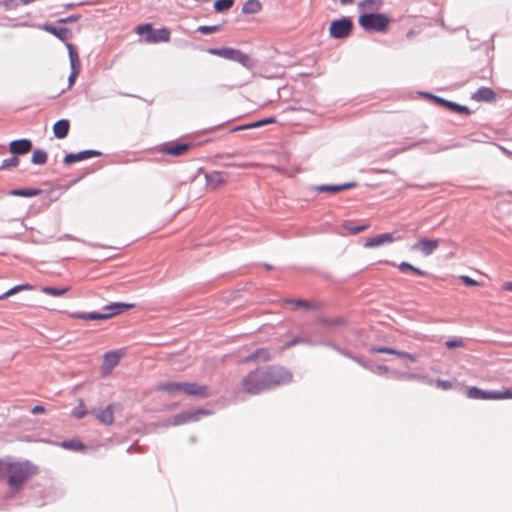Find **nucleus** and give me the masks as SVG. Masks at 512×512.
Listing matches in <instances>:
<instances>
[{"label": "nucleus", "mask_w": 512, "mask_h": 512, "mask_svg": "<svg viewBox=\"0 0 512 512\" xmlns=\"http://www.w3.org/2000/svg\"><path fill=\"white\" fill-rule=\"evenodd\" d=\"M387 370H388L387 367L382 368V371H387Z\"/></svg>", "instance_id": "obj_59"}, {"label": "nucleus", "mask_w": 512, "mask_h": 512, "mask_svg": "<svg viewBox=\"0 0 512 512\" xmlns=\"http://www.w3.org/2000/svg\"><path fill=\"white\" fill-rule=\"evenodd\" d=\"M190 149V145L187 143L167 142L159 146L158 150L160 153L178 157L186 154Z\"/></svg>", "instance_id": "obj_10"}, {"label": "nucleus", "mask_w": 512, "mask_h": 512, "mask_svg": "<svg viewBox=\"0 0 512 512\" xmlns=\"http://www.w3.org/2000/svg\"><path fill=\"white\" fill-rule=\"evenodd\" d=\"M373 351L377 353H386V354H392L394 353V349L387 348V347H379V348H373Z\"/></svg>", "instance_id": "obj_46"}, {"label": "nucleus", "mask_w": 512, "mask_h": 512, "mask_svg": "<svg viewBox=\"0 0 512 512\" xmlns=\"http://www.w3.org/2000/svg\"><path fill=\"white\" fill-rule=\"evenodd\" d=\"M87 414L83 400H80L78 408H76L72 415L77 419L83 418Z\"/></svg>", "instance_id": "obj_41"}, {"label": "nucleus", "mask_w": 512, "mask_h": 512, "mask_svg": "<svg viewBox=\"0 0 512 512\" xmlns=\"http://www.w3.org/2000/svg\"><path fill=\"white\" fill-rule=\"evenodd\" d=\"M325 324L327 325H342L344 324V320L343 319H332V320H328V321H325Z\"/></svg>", "instance_id": "obj_48"}, {"label": "nucleus", "mask_w": 512, "mask_h": 512, "mask_svg": "<svg viewBox=\"0 0 512 512\" xmlns=\"http://www.w3.org/2000/svg\"><path fill=\"white\" fill-rule=\"evenodd\" d=\"M466 395L468 398L476 400L512 399V389L507 388L503 391H485L473 386L467 389Z\"/></svg>", "instance_id": "obj_7"}, {"label": "nucleus", "mask_w": 512, "mask_h": 512, "mask_svg": "<svg viewBox=\"0 0 512 512\" xmlns=\"http://www.w3.org/2000/svg\"><path fill=\"white\" fill-rule=\"evenodd\" d=\"M307 343V340L303 337H295L290 341L285 342L280 348L279 352H283L287 349H290L291 347L298 345V344H305Z\"/></svg>", "instance_id": "obj_36"}, {"label": "nucleus", "mask_w": 512, "mask_h": 512, "mask_svg": "<svg viewBox=\"0 0 512 512\" xmlns=\"http://www.w3.org/2000/svg\"><path fill=\"white\" fill-rule=\"evenodd\" d=\"M32 149V142L29 139L14 140L9 144V151L13 155H24Z\"/></svg>", "instance_id": "obj_15"}, {"label": "nucleus", "mask_w": 512, "mask_h": 512, "mask_svg": "<svg viewBox=\"0 0 512 512\" xmlns=\"http://www.w3.org/2000/svg\"><path fill=\"white\" fill-rule=\"evenodd\" d=\"M204 414V411H194L193 417L194 420L198 418L199 415Z\"/></svg>", "instance_id": "obj_51"}, {"label": "nucleus", "mask_w": 512, "mask_h": 512, "mask_svg": "<svg viewBox=\"0 0 512 512\" xmlns=\"http://www.w3.org/2000/svg\"><path fill=\"white\" fill-rule=\"evenodd\" d=\"M133 307L134 304L114 303L106 307L109 310L107 313H74L72 317L82 320H106Z\"/></svg>", "instance_id": "obj_5"}, {"label": "nucleus", "mask_w": 512, "mask_h": 512, "mask_svg": "<svg viewBox=\"0 0 512 512\" xmlns=\"http://www.w3.org/2000/svg\"><path fill=\"white\" fill-rule=\"evenodd\" d=\"M408 378H409V379H414V378H417V376H416V375H409V377H408Z\"/></svg>", "instance_id": "obj_57"}, {"label": "nucleus", "mask_w": 512, "mask_h": 512, "mask_svg": "<svg viewBox=\"0 0 512 512\" xmlns=\"http://www.w3.org/2000/svg\"><path fill=\"white\" fill-rule=\"evenodd\" d=\"M234 4V0H216L214 2V9L216 12L228 11Z\"/></svg>", "instance_id": "obj_34"}, {"label": "nucleus", "mask_w": 512, "mask_h": 512, "mask_svg": "<svg viewBox=\"0 0 512 512\" xmlns=\"http://www.w3.org/2000/svg\"><path fill=\"white\" fill-rule=\"evenodd\" d=\"M292 374L283 366L256 368L241 380L240 387L244 393L256 395L275 386L289 383Z\"/></svg>", "instance_id": "obj_1"}, {"label": "nucleus", "mask_w": 512, "mask_h": 512, "mask_svg": "<svg viewBox=\"0 0 512 512\" xmlns=\"http://www.w3.org/2000/svg\"><path fill=\"white\" fill-rule=\"evenodd\" d=\"M41 290L43 293H45L47 295L59 297V296H63L64 294H66L70 290V287H64V288L43 287Z\"/></svg>", "instance_id": "obj_32"}, {"label": "nucleus", "mask_w": 512, "mask_h": 512, "mask_svg": "<svg viewBox=\"0 0 512 512\" xmlns=\"http://www.w3.org/2000/svg\"><path fill=\"white\" fill-rule=\"evenodd\" d=\"M358 23L366 31L385 32L389 27L390 19L384 14L363 13Z\"/></svg>", "instance_id": "obj_4"}, {"label": "nucleus", "mask_w": 512, "mask_h": 512, "mask_svg": "<svg viewBox=\"0 0 512 512\" xmlns=\"http://www.w3.org/2000/svg\"><path fill=\"white\" fill-rule=\"evenodd\" d=\"M382 6V0H364L359 3L360 9L363 13H373V11H377Z\"/></svg>", "instance_id": "obj_26"}, {"label": "nucleus", "mask_w": 512, "mask_h": 512, "mask_svg": "<svg viewBox=\"0 0 512 512\" xmlns=\"http://www.w3.org/2000/svg\"><path fill=\"white\" fill-rule=\"evenodd\" d=\"M496 94L495 92L488 87H481L476 92L472 94V99L478 102H491L495 100Z\"/></svg>", "instance_id": "obj_18"}, {"label": "nucleus", "mask_w": 512, "mask_h": 512, "mask_svg": "<svg viewBox=\"0 0 512 512\" xmlns=\"http://www.w3.org/2000/svg\"><path fill=\"white\" fill-rule=\"evenodd\" d=\"M45 30L63 41L68 40L72 35L71 31L66 27L46 26Z\"/></svg>", "instance_id": "obj_25"}, {"label": "nucleus", "mask_w": 512, "mask_h": 512, "mask_svg": "<svg viewBox=\"0 0 512 512\" xmlns=\"http://www.w3.org/2000/svg\"><path fill=\"white\" fill-rule=\"evenodd\" d=\"M67 48H68V53H69V59H70V65H71V69L73 70V74L74 75H78L79 72H80V60H79V55L78 53L75 51L74 47L72 44L68 43L67 44Z\"/></svg>", "instance_id": "obj_23"}, {"label": "nucleus", "mask_w": 512, "mask_h": 512, "mask_svg": "<svg viewBox=\"0 0 512 512\" xmlns=\"http://www.w3.org/2000/svg\"><path fill=\"white\" fill-rule=\"evenodd\" d=\"M70 123L66 119H61L53 125V133L56 138L63 139L68 135Z\"/></svg>", "instance_id": "obj_22"}, {"label": "nucleus", "mask_w": 512, "mask_h": 512, "mask_svg": "<svg viewBox=\"0 0 512 512\" xmlns=\"http://www.w3.org/2000/svg\"><path fill=\"white\" fill-rule=\"evenodd\" d=\"M502 289L505 290V291H510L512 292V282H505L503 285H502Z\"/></svg>", "instance_id": "obj_49"}, {"label": "nucleus", "mask_w": 512, "mask_h": 512, "mask_svg": "<svg viewBox=\"0 0 512 512\" xmlns=\"http://www.w3.org/2000/svg\"><path fill=\"white\" fill-rule=\"evenodd\" d=\"M40 193V190L35 189H15L10 192L11 195L14 196H22V197H33Z\"/></svg>", "instance_id": "obj_35"}, {"label": "nucleus", "mask_w": 512, "mask_h": 512, "mask_svg": "<svg viewBox=\"0 0 512 512\" xmlns=\"http://www.w3.org/2000/svg\"><path fill=\"white\" fill-rule=\"evenodd\" d=\"M445 345L449 349H457L465 347V342L460 338L450 339L445 342Z\"/></svg>", "instance_id": "obj_39"}, {"label": "nucleus", "mask_w": 512, "mask_h": 512, "mask_svg": "<svg viewBox=\"0 0 512 512\" xmlns=\"http://www.w3.org/2000/svg\"><path fill=\"white\" fill-rule=\"evenodd\" d=\"M341 226L346 232L355 235L367 230L370 224L366 222L362 225H356L353 221L348 220L343 222Z\"/></svg>", "instance_id": "obj_24"}, {"label": "nucleus", "mask_w": 512, "mask_h": 512, "mask_svg": "<svg viewBox=\"0 0 512 512\" xmlns=\"http://www.w3.org/2000/svg\"><path fill=\"white\" fill-rule=\"evenodd\" d=\"M356 186V183H345L341 185H319L315 187V190L318 192H328V193H338L340 191L354 188Z\"/></svg>", "instance_id": "obj_21"}, {"label": "nucleus", "mask_w": 512, "mask_h": 512, "mask_svg": "<svg viewBox=\"0 0 512 512\" xmlns=\"http://www.w3.org/2000/svg\"><path fill=\"white\" fill-rule=\"evenodd\" d=\"M399 357H401V358H405V359H407V360H409V361H411V362H416V361H417L416 356H414L413 354H410V353L404 352V351H402V352H401V354H400V356H399Z\"/></svg>", "instance_id": "obj_47"}, {"label": "nucleus", "mask_w": 512, "mask_h": 512, "mask_svg": "<svg viewBox=\"0 0 512 512\" xmlns=\"http://www.w3.org/2000/svg\"><path fill=\"white\" fill-rule=\"evenodd\" d=\"M435 384L438 388L443 389V390H449L453 386L450 381L441 380V379L436 380Z\"/></svg>", "instance_id": "obj_43"}, {"label": "nucleus", "mask_w": 512, "mask_h": 512, "mask_svg": "<svg viewBox=\"0 0 512 512\" xmlns=\"http://www.w3.org/2000/svg\"><path fill=\"white\" fill-rule=\"evenodd\" d=\"M90 413L102 424L111 425L114 422V411L112 405H108L104 409H94Z\"/></svg>", "instance_id": "obj_16"}, {"label": "nucleus", "mask_w": 512, "mask_h": 512, "mask_svg": "<svg viewBox=\"0 0 512 512\" xmlns=\"http://www.w3.org/2000/svg\"><path fill=\"white\" fill-rule=\"evenodd\" d=\"M439 244L440 241L438 239H420L412 246V249L428 256L439 247Z\"/></svg>", "instance_id": "obj_12"}, {"label": "nucleus", "mask_w": 512, "mask_h": 512, "mask_svg": "<svg viewBox=\"0 0 512 512\" xmlns=\"http://www.w3.org/2000/svg\"><path fill=\"white\" fill-rule=\"evenodd\" d=\"M351 1H352V0H341V3H342V4H347V3L351 2Z\"/></svg>", "instance_id": "obj_56"}, {"label": "nucleus", "mask_w": 512, "mask_h": 512, "mask_svg": "<svg viewBox=\"0 0 512 512\" xmlns=\"http://www.w3.org/2000/svg\"><path fill=\"white\" fill-rule=\"evenodd\" d=\"M101 153L97 150H85L79 153H70L64 157L65 164H72L74 162L83 161L89 158L99 157Z\"/></svg>", "instance_id": "obj_14"}, {"label": "nucleus", "mask_w": 512, "mask_h": 512, "mask_svg": "<svg viewBox=\"0 0 512 512\" xmlns=\"http://www.w3.org/2000/svg\"><path fill=\"white\" fill-rule=\"evenodd\" d=\"M208 184L213 188H217L218 186H221L224 184V178L221 173L214 172L207 176Z\"/></svg>", "instance_id": "obj_30"}, {"label": "nucleus", "mask_w": 512, "mask_h": 512, "mask_svg": "<svg viewBox=\"0 0 512 512\" xmlns=\"http://www.w3.org/2000/svg\"><path fill=\"white\" fill-rule=\"evenodd\" d=\"M158 389L161 390V391L168 392V393L183 392L186 395H191L192 394V385L189 384V383H184V384H181V383H167V384L160 385L158 387Z\"/></svg>", "instance_id": "obj_17"}, {"label": "nucleus", "mask_w": 512, "mask_h": 512, "mask_svg": "<svg viewBox=\"0 0 512 512\" xmlns=\"http://www.w3.org/2000/svg\"><path fill=\"white\" fill-rule=\"evenodd\" d=\"M18 165H19V159L15 155L14 157H11L9 159H4L2 161L0 169L13 168V167H17Z\"/></svg>", "instance_id": "obj_40"}, {"label": "nucleus", "mask_w": 512, "mask_h": 512, "mask_svg": "<svg viewBox=\"0 0 512 512\" xmlns=\"http://www.w3.org/2000/svg\"><path fill=\"white\" fill-rule=\"evenodd\" d=\"M387 370H388L387 367L382 368V371H387Z\"/></svg>", "instance_id": "obj_60"}, {"label": "nucleus", "mask_w": 512, "mask_h": 512, "mask_svg": "<svg viewBox=\"0 0 512 512\" xmlns=\"http://www.w3.org/2000/svg\"><path fill=\"white\" fill-rule=\"evenodd\" d=\"M193 393H194V395H198V394H199V395H204V393H203V390H202V389H200V388H199V389H196L195 387H194Z\"/></svg>", "instance_id": "obj_50"}, {"label": "nucleus", "mask_w": 512, "mask_h": 512, "mask_svg": "<svg viewBox=\"0 0 512 512\" xmlns=\"http://www.w3.org/2000/svg\"><path fill=\"white\" fill-rule=\"evenodd\" d=\"M398 269L401 271V272H406V271H411L413 272L414 274L416 275H419V276H426L427 275V272L417 268V267H414L413 265H411L410 263L408 262H401L399 265H398Z\"/></svg>", "instance_id": "obj_31"}, {"label": "nucleus", "mask_w": 512, "mask_h": 512, "mask_svg": "<svg viewBox=\"0 0 512 512\" xmlns=\"http://www.w3.org/2000/svg\"><path fill=\"white\" fill-rule=\"evenodd\" d=\"M285 302L290 304L293 307V309L316 310L321 307V304L318 302H310L301 299H287Z\"/></svg>", "instance_id": "obj_19"}, {"label": "nucleus", "mask_w": 512, "mask_h": 512, "mask_svg": "<svg viewBox=\"0 0 512 512\" xmlns=\"http://www.w3.org/2000/svg\"><path fill=\"white\" fill-rule=\"evenodd\" d=\"M135 32L140 36L145 35V41L149 44L168 42L171 35L168 28L154 30L149 23L138 25L135 28Z\"/></svg>", "instance_id": "obj_6"}, {"label": "nucleus", "mask_w": 512, "mask_h": 512, "mask_svg": "<svg viewBox=\"0 0 512 512\" xmlns=\"http://www.w3.org/2000/svg\"><path fill=\"white\" fill-rule=\"evenodd\" d=\"M33 289V286L31 284H20V285H16L14 287H12L11 289H9L8 291H6L5 293L1 294L0 295V300H3V299H6L18 292H21V291H29V290H32Z\"/></svg>", "instance_id": "obj_28"}, {"label": "nucleus", "mask_w": 512, "mask_h": 512, "mask_svg": "<svg viewBox=\"0 0 512 512\" xmlns=\"http://www.w3.org/2000/svg\"><path fill=\"white\" fill-rule=\"evenodd\" d=\"M196 138H197V135L194 133V136H193L194 141L196 140Z\"/></svg>", "instance_id": "obj_58"}, {"label": "nucleus", "mask_w": 512, "mask_h": 512, "mask_svg": "<svg viewBox=\"0 0 512 512\" xmlns=\"http://www.w3.org/2000/svg\"><path fill=\"white\" fill-rule=\"evenodd\" d=\"M395 241V237L392 233H383L375 237L368 238L365 243V248H376L384 244H391Z\"/></svg>", "instance_id": "obj_13"}, {"label": "nucleus", "mask_w": 512, "mask_h": 512, "mask_svg": "<svg viewBox=\"0 0 512 512\" xmlns=\"http://www.w3.org/2000/svg\"><path fill=\"white\" fill-rule=\"evenodd\" d=\"M209 54L228 59L231 61L238 62L242 64L246 68H252L254 66L253 59L243 53L242 51L229 47H221V48H208L206 50Z\"/></svg>", "instance_id": "obj_3"}, {"label": "nucleus", "mask_w": 512, "mask_h": 512, "mask_svg": "<svg viewBox=\"0 0 512 512\" xmlns=\"http://www.w3.org/2000/svg\"><path fill=\"white\" fill-rule=\"evenodd\" d=\"M426 96L431 98L438 105H441L455 113L464 114V115H469L471 113L469 108L466 106L459 105L457 103L445 100L443 98H440V97H437V96H434L431 94H426Z\"/></svg>", "instance_id": "obj_11"}, {"label": "nucleus", "mask_w": 512, "mask_h": 512, "mask_svg": "<svg viewBox=\"0 0 512 512\" xmlns=\"http://www.w3.org/2000/svg\"><path fill=\"white\" fill-rule=\"evenodd\" d=\"M35 473V468L27 462H14L8 473V485L13 490H20L23 484Z\"/></svg>", "instance_id": "obj_2"}, {"label": "nucleus", "mask_w": 512, "mask_h": 512, "mask_svg": "<svg viewBox=\"0 0 512 512\" xmlns=\"http://www.w3.org/2000/svg\"><path fill=\"white\" fill-rule=\"evenodd\" d=\"M13 461L0 459V477L4 478L8 476V473L10 472V468L12 466Z\"/></svg>", "instance_id": "obj_38"}, {"label": "nucleus", "mask_w": 512, "mask_h": 512, "mask_svg": "<svg viewBox=\"0 0 512 512\" xmlns=\"http://www.w3.org/2000/svg\"><path fill=\"white\" fill-rule=\"evenodd\" d=\"M31 412L32 414H43L46 412L45 410V407L42 406V405H35L32 409H31Z\"/></svg>", "instance_id": "obj_45"}, {"label": "nucleus", "mask_w": 512, "mask_h": 512, "mask_svg": "<svg viewBox=\"0 0 512 512\" xmlns=\"http://www.w3.org/2000/svg\"><path fill=\"white\" fill-rule=\"evenodd\" d=\"M271 359L270 352L267 348H259L255 350L253 353L248 355L244 362H254V361H260V362H267Z\"/></svg>", "instance_id": "obj_20"}, {"label": "nucleus", "mask_w": 512, "mask_h": 512, "mask_svg": "<svg viewBox=\"0 0 512 512\" xmlns=\"http://www.w3.org/2000/svg\"><path fill=\"white\" fill-rule=\"evenodd\" d=\"M126 355V349L120 348L111 350L104 354L101 370L103 374H109L115 366L118 365L120 360Z\"/></svg>", "instance_id": "obj_9"}, {"label": "nucleus", "mask_w": 512, "mask_h": 512, "mask_svg": "<svg viewBox=\"0 0 512 512\" xmlns=\"http://www.w3.org/2000/svg\"><path fill=\"white\" fill-rule=\"evenodd\" d=\"M352 29L353 22L349 18L343 17L331 22L329 34L332 38L342 39L348 37L351 34Z\"/></svg>", "instance_id": "obj_8"}, {"label": "nucleus", "mask_w": 512, "mask_h": 512, "mask_svg": "<svg viewBox=\"0 0 512 512\" xmlns=\"http://www.w3.org/2000/svg\"><path fill=\"white\" fill-rule=\"evenodd\" d=\"M262 10V4L259 0H247L242 7L244 14H256Z\"/></svg>", "instance_id": "obj_27"}, {"label": "nucleus", "mask_w": 512, "mask_h": 512, "mask_svg": "<svg viewBox=\"0 0 512 512\" xmlns=\"http://www.w3.org/2000/svg\"><path fill=\"white\" fill-rule=\"evenodd\" d=\"M62 447L65 448V449H69V450H76V451H83L85 450V445L77 440V439H72V440H69V441H64L62 443Z\"/></svg>", "instance_id": "obj_33"}, {"label": "nucleus", "mask_w": 512, "mask_h": 512, "mask_svg": "<svg viewBox=\"0 0 512 512\" xmlns=\"http://www.w3.org/2000/svg\"><path fill=\"white\" fill-rule=\"evenodd\" d=\"M461 281L467 286H479L480 283L469 276L463 275L460 277Z\"/></svg>", "instance_id": "obj_44"}, {"label": "nucleus", "mask_w": 512, "mask_h": 512, "mask_svg": "<svg viewBox=\"0 0 512 512\" xmlns=\"http://www.w3.org/2000/svg\"><path fill=\"white\" fill-rule=\"evenodd\" d=\"M220 30V26L219 25H213V26H200L198 28V31L203 33V34H211V33H215V32H218Z\"/></svg>", "instance_id": "obj_42"}, {"label": "nucleus", "mask_w": 512, "mask_h": 512, "mask_svg": "<svg viewBox=\"0 0 512 512\" xmlns=\"http://www.w3.org/2000/svg\"><path fill=\"white\" fill-rule=\"evenodd\" d=\"M401 352H402V351H398V350H395V349H394V353H392V355H396V356H398V357H399V356H400V354H401Z\"/></svg>", "instance_id": "obj_55"}, {"label": "nucleus", "mask_w": 512, "mask_h": 512, "mask_svg": "<svg viewBox=\"0 0 512 512\" xmlns=\"http://www.w3.org/2000/svg\"><path fill=\"white\" fill-rule=\"evenodd\" d=\"M72 20H73V18H72V17H68V18H65V19H61V20H59V22H60V23H66V22H70V21H72Z\"/></svg>", "instance_id": "obj_52"}, {"label": "nucleus", "mask_w": 512, "mask_h": 512, "mask_svg": "<svg viewBox=\"0 0 512 512\" xmlns=\"http://www.w3.org/2000/svg\"><path fill=\"white\" fill-rule=\"evenodd\" d=\"M48 155L44 150L37 149L33 152L31 162L36 165H44L47 162Z\"/></svg>", "instance_id": "obj_29"}, {"label": "nucleus", "mask_w": 512, "mask_h": 512, "mask_svg": "<svg viewBox=\"0 0 512 512\" xmlns=\"http://www.w3.org/2000/svg\"><path fill=\"white\" fill-rule=\"evenodd\" d=\"M243 84H244L243 82H239L236 85H231L230 88L233 89V88H236V87H241Z\"/></svg>", "instance_id": "obj_54"}, {"label": "nucleus", "mask_w": 512, "mask_h": 512, "mask_svg": "<svg viewBox=\"0 0 512 512\" xmlns=\"http://www.w3.org/2000/svg\"><path fill=\"white\" fill-rule=\"evenodd\" d=\"M77 76H78V75H74V74H73V71H72V72H71V74H70V76H69V80H70V82H71V83H73V82H74V80H75V78H76Z\"/></svg>", "instance_id": "obj_53"}, {"label": "nucleus", "mask_w": 512, "mask_h": 512, "mask_svg": "<svg viewBox=\"0 0 512 512\" xmlns=\"http://www.w3.org/2000/svg\"><path fill=\"white\" fill-rule=\"evenodd\" d=\"M274 122H275L274 118H267V119L260 120L258 122L249 124V125H244V126H241V127H237V128H235V130H244V129H249V128H256V127H260V126H263V125H266V124H271V123H274Z\"/></svg>", "instance_id": "obj_37"}]
</instances>
